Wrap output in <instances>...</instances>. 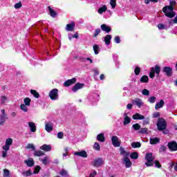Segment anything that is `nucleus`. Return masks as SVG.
<instances>
[{
    "label": "nucleus",
    "instance_id": "nucleus-1",
    "mask_svg": "<svg viewBox=\"0 0 177 177\" xmlns=\"http://www.w3.org/2000/svg\"><path fill=\"white\" fill-rule=\"evenodd\" d=\"M120 156H122L123 158L122 159V164L125 166L126 168H131L132 167V162L129 159V152L125 151L124 147H120Z\"/></svg>",
    "mask_w": 177,
    "mask_h": 177
},
{
    "label": "nucleus",
    "instance_id": "nucleus-2",
    "mask_svg": "<svg viewBox=\"0 0 177 177\" xmlns=\"http://www.w3.org/2000/svg\"><path fill=\"white\" fill-rule=\"evenodd\" d=\"M13 145V139L8 138L6 140L5 145L2 147L1 157H8V151L10 150V147Z\"/></svg>",
    "mask_w": 177,
    "mask_h": 177
},
{
    "label": "nucleus",
    "instance_id": "nucleus-3",
    "mask_svg": "<svg viewBox=\"0 0 177 177\" xmlns=\"http://www.w3.org/2000/svg\"><path fill=\"white\" fill-rule=\"evenodd\" d=\"M162 12L165 13L167 17H169L172 19V17H175V12L174 11V7L172 6H166L163 8Z\"/></svg>",
    "mask_w": 177,
    "mask_h": 177
},
{
    "label": "nucleus",
    "instance_id": "nucleus-4",
    "mask_svg": "<svg viewBox=\"0 0 177 177\" xmlns=\"http://www.w3.org/2000/svg\"><path fill=\"white\" fill-rule=\"evenodd\" d=\"M145 160H147V162L145 163L147 167H151L153 164H154V157L153 156L152 153H146Z\"/></svg>",
    "mask_w": 177,
    "mask_h": 177
},
{
    "label": "nucleus",
    "instance_id": "nucleus-5",
    "mask_svg": "<svg viewBox=\"0 0 177 177\" xmlns=\"http://www.w3.org/2000/svg\"><path fill=\"white\" fill-rule=\"evenodd\" d=\"M158 131H164L167 128V122L164 118H159L156 124Z\"/></svg>",
    "mask_w": 177,
    "mask_h": 177
},
{
    "label": "nucleus",
    "instance_id": "nucleus-6",
    "mask_svg": "<svg viewBox=\"0 0 177 177\" xmlns=\"http://www.w3.org/2000/svg\"><path fill=\"white\" fill-rule=\"evenodd\" d=\"M49 97L51 100H57L59 99V90L54 88L49 93Z\"/></svg>",
    "mask_w": 177,
    "mask_h": 177
},
{
    "label": "nucleus",
    "instance_id": "nucleus-7",
    "mask_svg": "<svg viewBox=\"0 0 177 177\" xmlns=\"http://www.w3.org/2000/svg\"><path fill=\"white\" fill-rule=\"evenodd\" d=\"M104 164V160L103 159L98 158L97 159H95L93 162H92V165L93 167H95V168H99V167H102Z\"/></svg>",
    "mask_w": 177,
    "mask_h": 177
},
{
    "label": "nucleus",
    "instance_id": "nucleus-8",
    "mask_svg": "<svg viewBox=\"0 0 177 177\" xmlns=\"http://www.w3.org/2000/svg\"><path fill=\"white\" fill-rule=\"evenodd\" d=\"M111 142L114 147H120V146H121V142L120 141V138H118V137H117L116 136H113L111 137Z\"/></svg>",
    "mask_w": 177,
    "mask_h": 177
},
{
    "label": "nucleus",
    "instance_id": "nucleus-9",
    "mask_svg": "<svg viewBox=\"0 0 177 177\" xmlns=\"http://www.w3.org/2000/svg\"><path fill=\"white\" fill-rule=\"evenodd\" d=\"M169 150L171 151H177V143L176 142L172 141L168 143L167 145Z\"/></svg>",
    "mask_w": 177,
    "mask_h": 177
},
{
    "label": "nucleus",
    "instance_id": "nucleus-10",
    "mask_svg": "<svg viewBox=\"0 0 177 177\" xmlns=\"http://www.w3.org/2000/svg\"><path fill=\"white\" fill-rule=\"evenodd\" d=\"M45 129L46 132L50 133L53 131V123L51 122H45Z\"/></svg>",
    "mask_w": 177,
    "mask_h": 177
},
{
    "label": "nucleus",
    "instance_id": "nucleus-11",
    "mask_svg": "<svg viewBox=\"0 0 177 177\" xmlns=\"http://www.w3.org/2000/svg\"><path fill=\"white\" fill-rule=\"evenodd\" d=\"M85 86V84L83 83H76L75 86L72 88L73 92H77V91H80V89H82Z\"/></svg>",
    "mask_w": 177,
    "mask_h": 177
},
{
    "label": "nucleus",
    "instance_id": "nucleus-12",
    "mask_svg": "<svg viewBox=\"0 0 177 177\" xmlns=\"http://www.w3.org/2000/svg\"><path fill=\"white\" fill-rule=\"evenodd\" d=\"M77 82V79L75 77H73L71 80H66L64 83V85L66 87L71 86V85H73V84H75Z\"/></svg>",
    "mask_w": 177,
    "mask_h": 177
},
{
    "label": "nucleus",
    "instance_id": "nucleus-13",
    "mask_svg": "<svg viewBox=\"0 0 177 177\" xmlns=\"http://www.w3.org/2000/svg\"><path fill=\"white\" fill-rule=\"evenodd\" d=\"M74 156H77V157H83L84 158H86L88 157V153L85 151H75L74 152Z\"/></svg>",
    "mask_w": 177,
    "mask_h": 177
},
{
    "label": "nucleus",
    "instance_id": "nucleus-14",
    "mask_svg": "<svg viewBox=\"0 0 177 177\" xmlns=\"http://www.w3.org/2000/svg\"><path fill=\"white\" fill-rule=\"evenodd\" d=\"M133 104H135V106H138L139 109L143 106V101L140 100V98H136L132 101Z\"/></svg>",
    "mask_w": 177,
    "mask_h": 177
},
{
    "label": "nucleus",
    "instance_id": "nucleus-15",
    "mask_svg": "<svg viewBox=\"0 0 177 177\" xmlns=\"http://www.w3.org/2000/svg\"><path fill=\"white\" fill-rule=\"evenodd\" d=\"M163 73H165L167 77H171L172 75V68L169 66H165L163 68Z\"/></svg>",
    "mask_w": 177,
    "mask_h": 177
},
{
    "label": "nucleus",
    "instance_id": "nucleus-16",
    "mask_svg": "<svg viewBox=\"0 0 177 177\" xmlns=\"http://www.w3.org/2000/svg\"><path fill=\"white\" fill-rule=\"evenodd\" d=\"M24 162L27 165V167H34V165L35 164V162H34V159L31 158H29L28 160H25Z\"/></svg>",
    "mask_w": 177,
    "mask_h": 177
},
{
    "label": "nucleus",
    "instance_id": "nucleus-17",
    "mask_svg": "<svg viewBox=\"0 0 177 177\" xmlns=\"http://www.w3.org/2000/svg\"><path fill=\"white\" fill-rule=\"evenodd\" d=\"M28 125L30 128V132H37V126H35V123L32 122H28Z\"/></svg>",
    "mask_w": 177,
    "mask_h": 177
},
{
    "label": "nucleus",
    "instance_id": "nucleus-18",
    "mask_svg": "<svg viewBox=\"0 0 177 177\" xmlns=\"http://www.w3.org/2000/svg\"><path fill=\"white\" fill-rule=\"evenodd\" d=\"M124 121L123 124L128 125V124H131V119L128 116V114L127 113H124Z\"/></svg>",
    "mask_w": 177,
    "mask_h": 177
},
{
    "label": "nucleus",
    "instance_id": "nucleus-19",
    "mask_svg": "<svg viewBox=\"0 0 177 177\" xmlns=\"http://www.w3.org/2000/svg\"><path fill=\"white\" fill-rule=\"evenodd\" d=\"M74 28H75V24L74 22H71L66 26V31H74Z\"/></svg>",
    "mask_w": 177,
    "mask_h": 177
},
{
    "label": "nucleus",
    "instance_id": "nucleus-20",
    "mask_svg": "<svg viewBox=\"0 0 177 177\" xmlns=\"http://www.w3.org/2000/svg\"><path fill=\"white\" fill-rule=\"evenodd\" d=\"M101 29L102 30V31H104L105 32H107V33L111 31V28L107 26L106 24L101 25Z\"/></svg>",
    "mask_w": 177,
    "mask_h": 177
},
{
    "label": "nucleus",
    "instance_id": "nucleus-21",
    "mask_svg": "<svg viewBox=\"0 0 177 177\" xmlns=\"http://www.w3.org/2000/svg\"><path fill=\"white\" fill-rule=\"evenodd\" d=\"M107 10V6L104 5L102 7L99 8L97 10V13L99 15H103Z\"/></svg>",
    "mask_w": 177,
    "mask_h": 177
},
{
    "label": "nucleus",
    "instance_id": "nucleus-22",
    "mask_svg": "<svg viewBox=\"0 0 177 177\" xmlns=\"http://www.w3.org/2000/svg\"><path fill=\"white\" fill-rule=\"evenodd\" d=\"M97 140L98 142H101V143L104 142L106 140V138H104V133H101L97 136Z\"/></svg>",
    "mask_w": 177,
    "mask_h": 177
},
{
    "label": "nucleus",
    "instance_id": "nucleus-23",
    "mask_svg": "<svg viewBox=\"0 0 177 177\" xmlns=\"http://www.w3.org/2000/svg\"><path fill=\"white\" fill-rule=\"evenodd\" d=\"M48 12L50 16L53 18L56 17V16L57 15V13L56 12V11H55V10L50 8V6H48Z\"/></svg>",
    "mask_w": 177,
    "mask_h": 177
},
{
    "label": "nucleus",
    "instance_id": "nucleus-24",
    "mask_svg": "<svg viewBox=\"0 0 177 177\" xmlns=\"http://www.w3.org/2000/svg\"><path fill=\"white\" fill-rule=\"evenodd\" d=\"M111 35H106L105 37L104 38V41L105 42L106 45H110V43L111 42Z\"/></svg>",
    "mask_w": 177,
    "mask_h": 177
},
{
    "label": "nucleus",
    "instance_id": "nucleus-25",
    "mask_svg": "<svg viewBox=\"0 0 177 177\" xmlns=\"http://www.w3.org/2000/svg\"><path fill=\"white\" fill-rule=\"evenodd\" d=\"M41 150H44V151H50L52 150V147L48 145H44L40 147Z\"/></svg>",
    "mask_w": 177,
    "mask_h": 177
},
{
    "label": "nucleus",
    "instance_id": "nucleus-26",
    "mask_svg": "<svg viewBox=\"0 0 177 177\" xmlns=\"http://www.w3.org/2000/svg\"><path fill=\"white\" fill-rule=\"evenodd\" d=\"M133 120H145V116L140 113H136L133 115Z\"/></svg>",
    "mask_w": 177,
    "mask_h": 177
},
{
    "label": "nucleus",
    "instance_id": "nucleus-27",
    "mask_svg": "<svg viewBox=\"0 0 177 177\" xmlns=\"http://www.w3.org/2000/svg\"><path fill=\"white\" fill-rule=\"evenodd\" d=\"M164 101L161 100L159 102L156 104L155 109L156 110H158V109H161L164 106Z\"/></svg>",
    "mask_w": 177,
    "mask_h": 177
},
{
    "label": "nucleus",
    "instance_id": "nucleus-28",
    "mask_svg": "<svg viewBox=\"0 0 177 177\" xmlns=\"http://www.w3.org/2000/svg\"><path fill=\"white\" fill-rule=\"evenodd\" d=\"M150 144L151 145H156V143H159L160 142V138H150Z\"/></svg>",
    "mask_w": 177,
    "mask_h": 177
},
{
    "label": "nucleus",
    "instance_id": "nucleus-29",
    "mask_svg": "<svg viewBox=\"0 0 177 177\" xmlns=\"http://www.w3.org/2000/svg\"><path fill=\"white\" fill-rule=\"evenodd\" d=\"M140 81L142 84H147L149 82V77L147 75H143L141 77Z\"/></svg>",
    "mask_w": 177,
    "mask_h": 177
},
{
    "label": "nucleus",
    "instance_id": "nucleus-30",
    "mask_svg": "<svg viewBox=\"0 0 177 177\" xmlns=\"http://www.w3.org/2000/svg\"><path fill=\"white\" fill-rule=\"evenodd\" d=\"M20 109L24 111V113H28V106L24 104L20 105Z\"/></svg>",
    "mask_w": 177,
    "mask_h": 177
},
{
    "label": "nucleus",
    "instance_id": "nucleus-31",
    "mask_svg": "<svg viewBox=\"0 0 177 177\" xmlns=\"http://www.w3.org/2000/svg\"><path fill=\"white\" fill-rule=\"evenodd\" d=\"M8 102H9V97L2 95L1 98V104H5V103H8Z\"/></svg>",
    "mask_w": 177,
    "mask_h": 177
},
{
    "label": "nucleus",
    "instance_id": "nucleus-32",
    "mask_svg": "<svg viewBox=\"0 0 177 177\" xmlns=\"http://www.w3.org/2000/svg\"><path fill=\"white\" fill-rule=\"evenodd\" d=\"M6 118H8L6 115H1L0 116V125H3L5 121H6Z\"/></svg>",
    "mask_w": 177,
    "mask_h": 177
},
{
    "label": "nucleus",
    "instance_id": "nucleus-33",
    "mask_svg": "<svg viewBox=\"0 0 177 177\" xmlns=\"http://www.w3.org/2000/svg\"><path fill=\"white\" fill-rule=\"evenodd\" d=\"M130 158L132 160H138V158H139V155L138 154V152H133L130 155Z\"/></svg>",
    "mask_w": 177,
    "mask_h": 177
},
{
    "label": "nucleus",
    "instance_id": "nucleus-34",
    "mask_svg": "<svg viewBox=\"0 0 177 177\" xmlns=\"http://www.w3.org/2000/svg\"><path fill=\"white\" fill-rule=\"evenodd\" d=\"M45 153L41 151H35L34 156L35 157H41V156H44Z\"/></svg>",
    "mask_w": 177,
    "mask_h": 177
},
{
    "label": "nucleus",
    "instance_id": "nucleus-35",
    "mask_svg": "<svg viewBox=\"0 0 177 177\" xmlns=\"http://www.w3.org/2000/svg\"><path fill=\"white\" fill-rule=\"evenodd\" d=\"M24 102L26 106H30L31 104V99L29 97H26L24 100Z\"/></svg>",
    "mask_w": 177,
    "mask_h": 177
},
{
    "label": "nucleus",
    "instance_id": "nucleus-36",
    "mask_svg": "<svg viewBox=\"0 0 177 177\" xmlns=\"http://www.w3.org/2000/svg\"><path fill=\"white\" fill-rule=\"evenodd\" d=\"M161 71V68L158 65H156L154 68V73L157 75H160V72Z\"/></svg>",
    "mask_w": 177,
    "mask_h": 177
},
{
    "label": "nucleus",
    "instance_id": "nucleus-37",
    "mask_svg": "<svg viewBox=\"0 0 177 177\" xmlns=\"http://www.w3.org/2000/svg\"><path fill=\"white\" fill-rule=\"evenodd\" d=\"M140 146H142V145L139 142L131 143V147H133V149H138V148L140 147Z\"/></svg>",
    "mask_w": 177,
    "mask_h": 177
},
{
    "label": "nucleus",
    "instance_id": "nucleus-38",
    "mask_svg": "<svg viewBox=\"0 0 177 177\" xmlns=\"http://www.w3.org/2000/svg\"><path fill=\"white\" fill-rule=\"evenodd\" d=\"M93 48L95 55H99V50H100V48H99V45L95 44Z\"/></svg>",
    "mask_w": 177,
    "mask_h": 177
},
{
    "label": "nucleus",
    "instance_id": "nucleus-39",
    "mask_svg": "<svg viewBox=\"0 0 177 177\" xmlns=\"http://www.w3.org/2000/svg\"><path fill=\"white\" fill-rule=\"evenodd\" d=\"M102 32V30L100 28H97L95 30V32L93 35V38H97V35H99V34Z\"/></svg>",
    "mask_w": 177,
    "mask_h": 177
},
{
    "label": "nucleus",
    "instance_id": "nucleus-40",
    "mask_svg": "<svg viewBox=\"0 0 177 177\" xmlns=\"http://www.w3.org/2000/svg\"><path fill=\"white\" fill-rule=\"evenodd\" d=\"M22 175L24 176H31V175H32V173L31 172V169H30L28 171H25L22 172Z\"/></svg>",
    "mask_w": 177,
    "mask_h": 177
},
{
    "label": "nucleus",
    "instance_id": "nucleus-41",
    "mask_svg": "<svg viewBox=\"0 0 177 177\" xmlns=\"http://www.w3.org/2000/svg\"><path fill=\"white\" fill-rule=\"evenodd\" d=\"M41 162L44 165H48V162H50V160H49L48 157H45L44 158L41 159Z\"/></svg>",
    "mask_w": 177,
    "mask_h": 177
},
{
    "label": "nucleus",
    "instance_id": "nucleus-42",
    "mask_svg": "<svg viewBox=\"0 0 177 177\" xmlns=\"http://www.w3.org/2000/svg\"><path fill=\"white\" fill-rule=\"evenodd\" d=\"M30 93L33 95L34 97H36V99H38L39 97V93L35 90H31Z\"/></svg>",
    "mask_w": 177,
    "mask_h": 177
},
{
    "label": "nucleus",
    "instance_id": "nucleus-43",
    "mask_svg": "<svg viewBox=\"0 0 177 177\" xmlns=\"http://www.w3.org/2000/svg\"><path fill=\"white\" fill-rule=\"evenodd\" d=\"M110 5L112 9H115V6H117V0H110Z\"/></svg>",
    "mask_w": 177,
    "mask_h": 177
},
{
    "label": "nucleus",
    "instance_id": "nucleus-44",
    "mask_svg": "<svg viewBox=\"0 0 177 177\" xmlns=\"http://www.w3.org/2000/svg\"><path fill=\"white\" fill-rule=\"evenodd\" d=\"M3 177H10V171L8 169H3Z\"/></svg>",
    "mask_w": 177,
    "mask_h": 177
},
{
    "label": "nucleus",
    "instance_id": "nucleus-45",
    "mask_svg": "<svg viewBox=\"0 0 177 177\" xmlns=\"http://www.w3.org/2000/svg\"><path fill=\"white\" fill-rule=\"evenodd\" d=\"M93 149L97 151H100V145L97 142H95L93 145Z\"/></svg>",
    "mask_w": 177,
    "mask_h": 177
},
{
    "label": "nucleus",
    "instance_id": "nucleus-46",
    "mask_svg": "<svg viewBox=\"0 0 177 177\" xmlns=\"http://www.w3.org/2000/svg\"><path fill=\"white\" fill-rule=\"evenodd\" d=\"M39 171H41V167L39 166H36L34 169V171H33V174L35 175H37V174H39Z\"/></svg>",
    "mask_w": 177,
    "mask_h": 177
},
{
    "label": "nucleus",
    "instance_id": "nucleus-47",
    "mask_svg": "<svg viewBox=\"0 0 177 177\" xmlns=\"http://www.w3.org/2000/svg\"><path fill=\"white\" fill-rule=\"evenodd\" d=\"M78 33L76 32L75 34L73 35V34H70L68 35V39H70V41H71L72 38H78Z\"/></svg>",
    "mask_w": 177,
    "mask_h": 177
},
{
    "label": "nucleus",
    "instance_id": "nucleus-48",
    "mask_svg": "<svg viewBox=\"0 0 177 177\" xmlns=\"http://www.w3.org/2000/svg\"><path fill=\"white\" fill-rule=\"evenodd\" d=\"M142 93L144 96H149V95H150V91L146 88H144L142 91Z\"/></svg>",
    "mask_w": 177,
    "mask_h": 177
},
{
    "label": "nucleus",
    "instance_id": "nucleus-49",
    "mask_svg": "<svg viewBox=\"0 0 177 177\" xmlns=\"http://www.w3.org/2000/svg\"><path fill=\"white\" fill-rule=\"evenodd\" d=\"M132 128L134 129V131H139V129H140V125L136 123L133 124Z\"/></svg>",
    "mask_w": 177,
    "mask_h": 177
},
{
    "label": "nucleus",
    "instance_id": "nucleus-50",
    "mask_svg": "<svg viewBox=\"0 0 177 177\" xmlns=\"http://www.w3.org/2000/svg\"><path fill=\"white\" fill-rule=\"evenodd\" d=\"M26 149H31V150L35 151V146H34V144H28Z\"/></svg>",
    "mask_w": 177,
    "mask_h": 177
},
{
    "label": "nucleus",
    "instance_id": "nucleus-51",
    "mask_svg": "<svg viewBox=\"0 0 177 177\" xmlns=\"http://www.w3.org/2000/svg\"><path fill=\"white\" fill-rule=\"evenodd\" d=\"M158 28L159 30H167V26L163 24H159Z\"/></svg>",
    "mask_w": 177,
    "mask_h": 177
},
{
    "label": "nucleus",
    "instance_id": "nucleus-52",
    "mask_svg": "<svg viewBox=\"0 0 177 177\" xmlns=\"http://www.w3.org/2000/svg\"><path fill=\"white\" fill-rule=\"evenodd\" d=\"M154 74H156L155 72H154V67H152L151 68V72L149 73V77L151 78H154V76H155Z\"/></svg>",
    "mask_w": 177,
    "mask_h": 177
},
{
    "label": "nucleus",
    "instance_id": "nucleus-53",
    "mask_svg": "<svg viewBox=\"0 0 177 177\" xmlns=\"http://www.w3.org/2000/svg\"><path fill=\"white\" fill-rule=\"evenodd\" d=\"M134 73L136 75H139V74H140V68L139 66H136L134 69Z\"/></svg>",
    "mask_w": 177,
    "mask_h": 177
},
{
    "label": "nucleus",
    "instance_id": "nucleus-54",
    "mask_svg": "<svg viewBox=\"0 0 177 177\" xmlns=\"http://www.w3.org/2000/svg\"><path fill=\"white\" fill-rule=\"evenodd\" d=\"M156 100H157V98L154 96H152L149 97V103H156Z\"/></svg>",
    "mask_w": 177,
    "mask_h": 177
},
{
    "label": "nucleus",
    "instance_id": "nucleus-55",
    "mask_svg": "<svg viewBox=\"0 0 177 177\" xmlns=\"http://www.w3.org/2000/svg\"><path fill=\"white\" fill-rule=\"evenodd\" d=\"M96 175H97V172H96L95 170H93V171L90 173L88 177H95Z\"/></svg>",
    "mask_w": 177,
    "mask_h": 177
},
{
    "label": "nucleus",
    "instance_id": "nucleus-56",
    "mask_svg": "<svg viewBox=\"0 0 177 177\" xmlns=\"http://www.w3.org/2000/svg\"><path fill=\"white\" fill-rule=\"evenodd\" d=\"M177 24V16L173 20L169 21V24Z\"/></svg>",
    "mask_w": 177,
    "mask_h": 177
},
{
    "label": "nucleus",
    "instance_id": "nucleus-57",
    "mask_svg": "<svg viewBox=\"0 0 177 177\" xmlns=\"http://www.w3.org/2000/svg\"><path fill=\"white\" fill-rule=\"evenodd\" d=\"M59 174L62 176H68L67 171H66L64 169L62 170Z\"/></svg>",
    "mask_w": 177,
    "mask_h": 177
},
{
    "label": "nucleus",
    "instance_id": "nucleus-58",
    "mask_svg": "<svg viewBox=\"0 0 177 177\" xmlns=\"http://www.w3.org/2000/svg\"><path fill=\"white\" fill-rule=\"evenodd\" d=\"M114 41L115 44H120L121 42V39H120V36H115L114 38Z\"/></svg>",
    "mask_w": 177,
    "mask_h": 177
},
{
    "label": "nucleus",
    "instance_id": "nucleus-59",
    "mask_svg": "<svg viewBox=\"0 0 177 177\" xmlns=\"http://www.w3.org/2000/svg\"><path fill=\"white\" fill-rule=\"evenodd\" d=\"M165 150H167V147L164 145H162L159 149L160 153H163V151H165Z\"/></svg>",
    "mask_w": 177,
    "mask_h": 177
},
{
    "label": "nucleus",
    "instance_id": "nucleus-60",
    "mask_svg": "<svg viewBox=\"0 0 177 177\" xmlns=\"http://www.w3.org/2000/svg\"><path fill=\"white\" fill-rule=\"evenodd\" d=\"M64 136V134H63V132H59L57 133V138L58 139H63Z\"/></svg>",
    "mask_w": 177,
    "mask_h": 177
},
{
    "label": "nucleus",
    "instance_id": "nucleus-61",
    "mask_svg": "<svg viewBox=\"0 0 177 177\" xmlns=\"http://www.w3.org/2000/svg\"><path fill=\"white\" fill-rule=\"evenodd\" d=\"M14 8L16 9H20V8H21V2L15 3Z\"/></svg>",
    "mask_w": 177,
    "mask_h": 177
},
{
    "label": "nucleus",
    "instance_id": "nucleus-62",
    "mask_svg": "<svg viewBox=\"0 0 177 177\" xmlns=\"http://www.w3.org/2000/svg\"><path fill=\"white\" fill-rule=\"evenodd\" d=\"M147 132V128H142L140 129L139 133H146Z\"/></svg>",
    "mask_w": 177,
    "mask_h": 177
},
{
    "label": "nucleus",
    "instance_id": "nucleus-63",
    "mask_svg": "<svg viewBox=\"0 0 177 177\" xmlns=\"http://www.w3.org/2000/svg\"><path fill=\"white\" fill-rule=\"evenodd\" d=\"M160 117V112H155L153 113V118H158Z\"/></svg>",
    "mask_w": 177,
    "mask_h": 177
},
{
    "label": "nucleus",
    "instance_id": "nucleus-64",
    "mask_svg": "<svg viewBox=\"0 0 177 177\" xmlns=\"http://www.w3.org/2000/svg\"><path fill=\"white\" fill-rule=\"evenodd\" d=\"M154 164L157 168H161V165H160V162H158V160H156L154 162Z\"/></svg>",
    "mask_w": 177,
    "mask_h": 177
}]
</instances>
